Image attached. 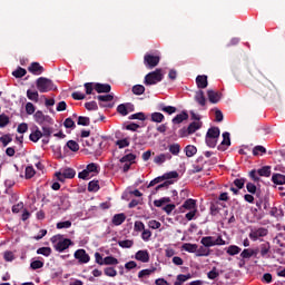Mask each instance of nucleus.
I'll list each match as a JSON object with an SVG mask.
<instances>
[{
  "mask_svg": "<svg viewBox=\"0 0 285 285\" xmlns=\"http://www.w3.org/2000/svg\"><path fill=\"white\" fill-rule=\"evenodd\" d=\"M256 95H259L265 101H275L277 99V88L273 85L261 83L256 87Z\"/></svg>",
  "mask_w": 285,
  "mask_h": 285,
  "instance_id": "1",
  "label": "nucleus"
},
{
  "mask_svg": "<svg viewBox=\"0 0 285 285\" xmlns=\"http://www.w3.org/2000/svg\"><path fill=\"white\" fill-rule=\"evenodd\" d=\"M164 80V73H161V69H156L145 76L144 83L145 86H156L159 81Z\"/></svg>",
  "mask_w": 285,
  "mask_h": 285,
  "instance_id": "2",
  "label": "nucleus"
},
{
  "mask_svg": "<svg viewBox=\"0 0 285 285\" xmlns=\"http://www.w3.org/2000/svg\"><path fill=\"white\" fill-rule=\"evenodd\" d=\"M36 88L39 92H50V90H56L55 82L46 77H40L36 80Z\"/></svg>",
  "mask_w": 285,
  "mask_h": 285,
  "instance_id": "3",
  "label": "nucleus"
},
{
  "mask_svg": "<svg viewBox=\"0 0 285 285\" xmlns=\"http://www.w3.org/2000/svg\"><path fill=\"white\" fill-rule=\"evenodd\" d=\"M77 175V171L72 168H66L62 171H57L55 174V177H57L58 181H66V179H75V176Z\"/></svg>",
  "mask_w": 285,
  "mask_h": 285,
  "instance_id": "4",
  "label": "nucleus"
},
{
  "mask_svg": "<svg viewBox=\"0 0 285 285\" xmlns=\"http://www.w3.org/2000/svg\"><path fill=\"white\" fill-rule=\"evenodd\" d=\"M96 99H98L100 108H114L115 107V104L110 102L115 99V96L112 94H107L104 96L99 95L96 97Z\"/></svg>",
  "mask_w": 285,
  "mask_h": 285,
  "instance_id": "5",
  "label": "nucleus"
},
{
  "mask_svg": "<svg viewBox=\"0 0 285 285\" xmlns=\"http://www.w3.org/2000/svg\"><path fill=\"white\" fill-rule=\"evenodd\" d=\"M159 61H161V58L159 56H153L150 53H146L144 56V63L146 68H149V70H153V68H157V66H159Z\"/></svg>",
  "mask_w": 285,
  "mask_h": 285,
  "instance_id": "6",
  "label": "nucleus"
},
{
  "mask_svg": "<svg viewBox=\"0 0 285 285\" xmlns=\"http://www.w3.org/2000/svg\"><path fill=\"white\" fill-rule=\"evenodd\" d=\"M266 235H268V230L265 227H259L249 233V239H252V242H257L259 237H266Z\"/></svg>",
  "mask_w": 285,
  "mask_h": 285,
  "instance_id": "7",
  "label": "nucleus"
},
{
  "mask_svg": "<svg viewBox=\"0 0 285 285\" xmlns=\"http://www.w3.org/2000/svg\"><path fill=\"white\" fill-rule=\"evenodd\" d=\"M73 257L75 259H78L80 264H88V262H90V255L86 253V249H77Z\"/></svg>",
  "mask_w": 285,
  "mask_h": 285,
  "instance_id": "8",
  "label": "nucleus"
},
{
  "mask_svg": "<svg viewBox=\"0 0 285 285\" xmlns=\"http://www.w3.org/2000/svg\"><path fill=\"white\" fill-rule=\"evenodd\" d=\"M70 246H72V240L69 238H65L55 244V248L56 250H58V253H63V250H68Z\"/></svg>",
  "mask_w": 285,
  "mask_h": 285,
  "instance_id": "9",
  "label": "nucleus"
},
{
  "mask_svg": "<svg viewBox=\"0 0 285 285\" xmlns=\"http://www.w3.org/2000/svg\"><path fill=\"white\" fill-rule=\"evenodd\" d=\"M258 253L261 254V257L268 258L271 257V243L269 242H264L261 244L258 247Z\"/></svg>",
  "mask_w": 285,
  "mask_h": 285,
  "instance_id": "10",
  "label": "nucleus"
},
{
  "mask_svg": "<svg viewBox=\"0 0 285 285\" xmlns=\"http://www.w3.org/2000/svg\"><path fill=\"white\" fill-rule=\"evenodd\" d=\"M135 259L138 262H142V264H148L150 262V254L148 250H138L135 255Z\"/></svg>",
  "mask_w": 285,
  "mask_h": 285,
  "instance_id": "11",
  "label": "nucleus"
},
{
  "mask_svg": "<svg viewBox=\"0 0 285 285\" xmlns=\"http://www.w3.org/2000/svg\"><path fill=\"white\" fill-rule=\"evenodd\" d=\"M277 228L279 230V233H277L275 240L276 244H278V246L284 247V242H285V226L282 225H277Z\"/></svg>",
  "mask_w": 285,
  "mask_h": 285,
  "instance_id": "12",
  "label": "nucleus"
},
{
  "mask_svg": "<svg viewBox=\"0 0 285 285\" xmlns=\"http://www.w3.org/2000/svg\"><path fill=\"white\" fill-rule=\"evenodd\" d=\"M170 159H173V155H170V153L159 154L155 156L154 163L157 164L158 166H161V164L170 161Z\"/></svg>",
  "mask_w": 285,
  "mask_h": 285,
  "instance_id": "13",
  "label": "nucleus"
},
{
  "mask_svg": "<svg viewBox=\"0 0 285 285\" xmlns=\"http://www.w3.org/2000/svg\"><path fill=\"white\" fill-rule=\"evenodd\" d=\"M28 70L31 72V75H43L46 69L43 66H41L39 62H32L29 67Z\"/></svg>",
  "mask_w": 285,
  "mask_h": 285,
  "instance_id": "14",
  "label": "nucleus"
},
{
  "mask_svg": "<svg viewBox=\"0 0 285 285\" xmlns=\"http://www.w3.org/2000/svg\"><path fill=\"white\" fill-rule=\"evenodd\" d=\"M257 255H259L257 247L255 249L246 248L240 253L243 259H250V257H257Z\"/></svg>",
  "mask_w": 285,
  "mask_h": 285,
  "instance_id": "15",
  "label": "nucleus"
},
{
  "mask_svg": "<svg viewBox=\"0 0 285 285\" xmlns=\"http://www.w3.org/2000/svg\"><path fill=\"white\" fill-rule=\"evenodd\" d=\"M95 90L99 95H101L104 92L108 94V92H110L112 90V87L110 85H108V83L96 82Z\"/></svg>",
  "mask_w": 285,
  "mask_h": 285,
  "instance_id": "16",
  "label": "nucleus"
},
{
  "mask_svg": "<svg viewBox=\"0 0 285 285\" xmlns=\"http://www.w3.org/2000/svg\"><path fill=\"white\" fill-rule=\"evenodd\" d=\"M207 97L210 104H219V100L222 99V94L213 89H209L207 90Z\"/></svg>",
  "mask_w": 285,
  "mask_h": 285,
  "instance_id": "17",
  "label": "nucleus"
},
{
  "mask_svg": "<svg viewBox=\"0 0 285 285\" xmlns=\"http://www.w3.org/2000/svg\"><path fill=\"white\" fill-rule=\"evenodd\" d=\"M33 119L37 124H39V126H43L45 121H48V119H50L49 116L43 115V111L38 110L36 111V114L33 115Z\"/></svg>",
  "mask_w": 285,
  "mask_h": 285,
  "instance_id": "18",
  "label": "nucleus"
},
{
  "mask_svg": "<svg viewBox=\"0 0 285 285\" xmlns=\"http://www.w3.org/2000/svg\"><path fill=\"white\" fill-rule=\"evenodd\" d=\"M194 99L198 106H206V96L204 95V90L196 91Z\"/></svg>",
  "mask_w": 285,
  "mask_h": 285,
  "instance_id": "19",
  "label": "nucleus"
},
{
  "mask_svg": "<svg viewBox=\"0 0 285 285\" xmlns=\"http://www.w3.org/2000/svg\"><path fill=\"white\" fill-rule=\"evenodd\" d=\"M196 85L198 88L204 90V88H208V76H197L196 77Z\"/></svg>",
  "mask_w": 285,
  "mask_h": 285,
  "instance_id": "20",
  "label": "nucleus"
},
{
  "mask_svg": "<svg viewBox=\"0 0 285 285\" xmlns=\"http://www.w3.org/2000/svg\"><path fill=\"white\" fill-rule=\"evenodd\" d=\"M124 222H126V214L124 213L114 215L111 219V224H114V226H121Z\"/></svg>",
  "mask_w": 285,
  "mask_h": 285,
  "instance_id": "21",
  "label": "nucleus"
},
{
  "mask_svg": "<svg viewBox=\"0 0 285 285\" xmlns=\"http://www.w3.org/2000/svg\"><path fill=\"white\" fill-rule=\"evenodd\" d=\"M181 208H185V210H197V200L189 198L183 204Z\"/></svg>",
  "mask_w": 285,
  "mask_h": 285,
  "instance_id": "22",
  "label": "nucleus"
},
{
  "mask_svg": "<svg viewBox=\"0 0 285 285\" xmlns=\"http://www.w3.org/2000/svg\"><path fill=\"white\" fill-rule=\"evenodd\" d=\"M186 120H188V112L183 111L181 114L176 115L171 119V122L175 125H178V124H183V121H186Z\"/></svg>",
  "mask_w": 285,
  "mask_h": 285,
  "instance_id": "23",
  "label": "nucleus"
},
{
  "mask_svg": "<svg viewBox=\"0 0 285 285\" xmlns=\"http://www.w3.org/2000/svg\"><path fill=\"white\" fill-rule=\"evenodd\" d=\"M41 137H43V132L39 130V127H36V130L30 134L29 139L30 141H33V144H37Z\"/></svg>",
  "mask_w": 285,
  "mask_h": 285,
  "instance_id": "24",
  "label": "nucleus"
},
{
  "mask_svg": "<svg viewBox=\"0 0 285 285\" xmlns=\"http://www.w3.org/2000/svg\"><path fill=\"white\" fill-rule=\"evenodd\" d=\"M200 244L205 246V248H210L215 246V237L213 236H205L202 238Z\"/></svg>",
  "mask_w": 285,
  "mask_h": 285,
  "instance_id": "25",
  "label": "nucleus"
},
{
  "mask_svg": "<svg viewBox=\"0 0 285 285\" xmlns=\"http://www.w3.org/2000/svg\"><path fill=\"white\" fill-rule=\"evenodd\" d=\"M199 128H202V122H199V121H193V122L189 124V126L187 127V135H193L194 132H197V130H199Z\"/></svg>",
  "mask_w": 285,
  "mask_h": 285,
  "instance_id": "26",
  "label": "nucleus"
},
{
  "mask_svg": "<svg viewBox=\"0 0 285 285\" xmlns=\"http://www.w3.org/2000/svg\"><path fill=\"white\" fill-rule=\"evenodd\" d=\"M219 135H220L219 127H212L208 129L206 137H209L212 139H219Z\"/></svg>",
  "mask_w": 285,
  "mask_h": 285,
  "instance_id": "27",
  "label": "nucleus"
},
{
  "mask_svg": "<svg viewBox=\"0 0 285 285\" xmlns=\"http://www.w3.org/2000/svg\"><path fill=\"white\" fill-rule=\"evenodd\" d=\"M273 184H276L277 186H284L285 184V176L282 174H274L272 176Z\"/></svg>",
  "mask_w": 285,
  "mask_h": 285,
  "instance_id": "28",
  "label": "nucleus"
},
{
  "mask_svg": "<svg viewBox=\"0 0 285 285\" xmlns=\"http://www.w3.org/2000/svg\"><path fill=\"white\" fill-rule=\"evenodd\" d=\"M197 244H191V243H185L181 246V250H186V253H197Z\"/></svg>",
  "mask_w": 285,
  "mask_h": 285,
  "instance_id": "29",
  "label": "nucleus"
},
{
  "mask_svg": "<svg viewBox=\"0 0 285 285\" xmlns=\"http://www.w3.org/2000/svg\"><path fill=\"white\" fill-rule=\"evenodd\" d=\"M119 264V259L114 256H106L104 258V266H117Z\"/></svg>",
  "mask_w": 285,
  "mask_h": 285,
  "instance_id": "30",
  "label": "nucleus"
},
{
  "mask_svg": "<svg viewBox=\"0 0 285 285\" xmlns=\"http://www.w3.org/2000/svg\"><path fill=\"white\" fill-rule=\"evenodd\" d=\"M27 97L30 101L39 102V91L29 89L27 90Z\"/></svg>",
  "mask_w": 285,
  "mask_h": 285,
  "instance_id": "31",
  "label": "nucleus"
},
{
  "mask_svg": "<svg viewBox=\"0 0 285 285\" xmlns=\"http://www.w3.org/2000/svg\"><path fill=\"white\" fill-rule=\"evenodd\" d=\"M159 110H161V112H166L167 115H175V112H177V107L160 105Z\"/></svg>",
  "mask_w": 285,
  "mask_h": 285,
  "instance_id": "32",
  "label": "nucleus"
},
{
  "mask_svg": "<svg viewBox=\"0 0 285 285\" xmlns=\"http://www.w3.org/2000/svg\"><path fill=\"white\" fill-rule=\"evenodd\" d=\"M185 155H186V157H195V155H197V147H195L193 145L186 146Z\"/></svg>",
  "mask_w": 285,
  "mask_h": 285,
  "instance_id": "33",
  "label": "nucleus"
},
{
  "mask_svg": "<svg viewBox=\"0 0 285 285\" xmlns=\"http://www.w3.org/2000/svg\"><path fill=\"white\" fill-rule=\"evenodd\" d=\"M222 146H230V132H223V141L220 146H218V150H222Z\"/></svg>",
  "mask_w": 285,
  "mask_h": 285,
  "instance_id": "34",
  "label": "nucleus"
},
{
  "mask_svg": "<svg viewBox=\"0 0 285 285\" xmlns=\"http://www.w3.org/2000/svg\"><path fill=\"white\" fill-rule=\"evenodd\" d=\"M164 119H166V117L161 112H153L151 114V121H154V124H161V121H164Z\"/></svg>",
  "mask_w": 285,
  "mask_h": 285,
  "instance_id": "35",
  "label": "nucleus"
},
{
  "mask_svg": "<svg viewBox=\"0 0 285 285\" xmlns=\"http://www.w3.org/2000/svg\"><path fill=\"white\" fill-rule=\"evenodd\" d=\"M12 75L16 79H21L28 75V71L24 68L18 67L17 70L12 71Z\"/></svg>",
  "mask_w": 285,
  "mask_h": 285,
  "instance_id": "36",
  "label": "nucleus"
},
{
  "mask_svg": "<svg viewBox=\"0 0 285 285\" xmlns=\"http://www.w3.org/2000/svg\"><path fill=\"white\" fill-rule=\"evenodd\" d=\"M37 255H43L45 257H50V255H52V248L40 247L37 249Z\"/></svg>",
  "mask_w": 285,
  "mask_h": 285,
  "instance_id": "37",
  "label": "nucleus"
},
{
  "mask_svg": "<svg viewBox=\"0 0 285 285\" xmlns=\"http://www.w3.org/2000/svg\"><path fill=\"white\" fill-rule=\"evenodd\" d=\"M257 173L258 177H271V166H264Z\"/></svg>",
  "mask_w": 285,
  "mask_h": 285,
  "instance_id": "38",
  "label": "nucleus"
},
{
  "mask_svg": "<svg viewBox=\"0 0 285 285\" xmlns=\"http://www.w3.org/2000/svg\"><path fill=\"white\" fill-rule=\"evenodd\" d=\"M246 188H247V191L250 193V195H256V197H259L261 191H257V186H255V184L247 183Z\"/></svg>",
  "mask_w": 285,
  "mask_h": 285,
  "instance_id": "39",
  "label": "nucleus"
},
{
  "mask_svg": "<svg viewBox=\"0 0 285 285\" xmlns=\"http://www.w3.org/2000/svg\"><path fill=\"white\" fill-rule=\"evenodd\" d=\"M118 246H120V248H132V246H135V240H130V239L119 240Z\"/></svg>",
  "mask_w": 285,
  "mask_h": 285,
  "instance_id": "40",
  "label": "nucleus"
},
{
  "mask_svg": "<svg viewBox=\"0 0 285 285\" xmlns=\"http://www.w3.org/2000/svg\"><path fill=\"white\" fill-rule=\"evenodd\" d=\"M135 159H137V156H135L134 154H127L120 159V163L121 164H132V161H135Z\"/></svg>",
  "mask_w": 285,
  "mask_h": 285,
  "instance_id": "41",
  "label": "nucleus"
},
{
  "mask_svg": "<svg viewBox=\"0 0 285 285\" xmlns=\"http://www.w3.org/2000/svg\"><path fill=\"white\" fill-rule=\"evenodd\" d=\"M89 193H97L99 190V180H91L88 184Z\"/></svg>",
  "mask_w": 285,
  "mask_h": 285,
  "instance_id": "42",
  "label": "nucleus"
},
{
  "mask_svg": "<svg viewBox=\"0 0 285 285\" xmlns=\"http://www.w3.org/2000/svg\"><path fill=\"white\" fill-rule=\"evenodd\" d=\"M37 175V171L35 170V167L28 166L26 167L24 177L26 179H32Z\"/></svg>",
  "mask_w": 285,
  "mask_h": 285,
  "instance_id": "43",
  "label": "nucleus"
},
{
  "mask_svg": "<svg viewBox=\"0 0 285 285\" xmlns=\"http://www.w3.org/2000/svg\"><path fill=\"white\" fill-rule=\"evenodd\" d=\"M117 112L121 115V117L128 116V107L127 104H120L117 107Z\"/></svg>",
  "mask_w": 285,
  "mask_h": 285,
  "instance_id": "44",
  "label": "nucleus"
},
{
  "mask_svg": "<svg viewBox=\"0 0 285 285\" xmlns=\"http://www.w3.org/2000/svg\"><path fill=\"white\" fill-rule=\"evenodd\" d=\"M242 253V248H239L237 245H232L227 248V255H239Z\"/></svg>",
  "mask_w": 285,
  "mask_h": 285,
  "instance_id": "45",
  "label": "nucleus"
},
{
  "mask_svg": "<svg viewBox=\"0 0 285 285\" xmlns=\"http://www.w3.org/2000/svg\"><path fill=\"white\" fill-rule=\"evenodd\" d=\"M210 253L204 246L198 247L196 250V257H208Z\"/></svg>",
  "mask_w": 285,
  "mask_h": 285,
  "instance_id": "46",
  "label": "nucleus"
},
{
  "mask_svg": "<svg viewBox=\"0 0 285 285\" xmlns=\"http://www.w3.org/2000/svg\"><path fill=\"white\" fill-rule=\"evenodd\" d=\"M163 204H170V197H163L158 200H154V206H156V208H161Z\"/></svg>",
  "mask_w": 285,
  "mask_h": 285,
  "instance_id": "47",
  "label": "nucleus"
},
{
  "mask_svg": "<svg viewBox=\"0 0 285 285\" xmlns=\"http://www.w3.org/2000/svg\"><path fill=\"white\" fill-rule=\"evenodd\" d=\"M146 229V225H144V222L136 220L134 224V230L135 233H141Z\"/></svg>",
  "mask_w": 285,
  "mask_h": 285,
  "instance_id": "48",
  "label": "nucleus"
},
{
  "mask_svg": "<svg viewBox=\"0 0 285 285\" xmlns=\"http://www.w3.org/2000/svg\"><path fill=\"white\" fill-rule=\"evenodd\" d=\"M181 151V146H179V144H173V145H169V153L171 155H179V153Z\"/></svg>",
  "mask_w": 285,
  "mask_h": 285,
  "instance_id": "49",
  "label": "nucleus"
},
{
  "mask_svg": "<svg viewBox=\"0 0 285 285\" xmlns=\"http://www.w3.org/2000/svg\"><path fill=\"white\" fill-rule=\"evenodd\" d=\"M11 141H12V136H10V134H7L0 137V144H2L3 148H6L8 144H11Z\"/></svg>",
  "mask_w": 285,
  "mask_h": 285,
  "instance_id": "50",
  "label": "nucleus"
},
{
  "mask_svg": "<svg viewBox=\"0 0 285 285\" xmlns=\"http://www.w3.org/2000/svg\"><path fill=\"white\" fill-rule=\"evenodd\" d=\"M253 155L254 157H257V155H266V149L264 148V146L261 145L255 146L253 148Z\"/></svg>",
  "mask_w": 285,
  "mask_h": 285,
  "instance_id": "51",
  "label": "nucleus"
},
{
  "mask_svg": "<svg viewBox=\"0 0 285 285\" xmlns=\"http://www.w3.org/2000/svg\"><path fill=\"white\" fill-rule=\"evenodd\" d=\"M132 92L134 95H144V92H146V87H144L142 85H136L132 87Z\"/></svg>",
  "mask_w": 285,
  "mask_h": 285,
  "instance_id": "52",
  "label": "nucleus"
},
{
  "mask_svg": "<svg viewBox=\"0 0 285 285\" xmlns=\"http://www.w3.org/2000/svg\"><path fill=\"white\" fill-rule=\"evenodd\" d=\"M104 273L107 277H117V269L115 267H106Z\"/></svg>",
  "mask_w": 285,
  "mask_h": 285,
  "instance_id": "53",
  "label": "nucleus"
},
{
  "mask_svg": "<svg viewBox=\"0 0 285 285\" xmlns=\"http://www.w3.org/2000/svg\"><path fill=\"white\" fill-rule=\"evenodd\" d=\"M67 148H69V150H72V153H77L79 150V144L75 140H69L67 142Z\"/></svg>",
  "mask_w": 285,
  "mask_h": 285,
  "instance_id": "54",
  "label": "nucleus"
},
{
  "mask_svg": "<svg viewBox=\"0 0 285 285\" xmlns=\"http://www.w3.org/2000/svg\"><path fill=\"white\" fill-rule=\"evenodd\" d=\"M10 124V117H8L6 114L0 115V128H6Z\"/></svg>",
  "mask_w": 285,
  "mask_h": 285,
  "instance_id": "55",
  "label": "nucleus"
},
{
  "mask_svg": "<svg viewBox=\"0 0 285 285\" xmlns=\"http://www.w3.org/2000/svg\"><path fill=\"white\" fill-rule=\"evenodd\" d=\"M78 126H90V118L86 116H79L78 117Z\"/></svg>",
  "mask_w": 285,
  "mask_h": 285,
  "instance_id": "56",
  "label": "nucleus"
},
{
  "mask_svg": "<svg viewBox=\"0 0 285 285\" xmlns=\"http://www.w3.org/2000/svg\"><path fill=\"white\" fill-rule=\"evenodd\" d=\"M86 169L88 170V173H96L99 174V165H97L96 163H90L89 165H87Z\"/></svg>",
  "mask_w": 285,
  "mask_h": 285,
  "instance_id": "57",
  "label": "nucleus"
},
{
  "mask_svg": "<svg viewBox=\"0 0 285 285\" xmlns=\"http://www.w3.org/2000/svg\"><path fill=\"white\" fill-rule=\"evenodd\" d=\"M208 279H217L219 277V272H217V267H213L212 271L207 273Z\"/></svg>",
  "mask_w": 285,
  "mask_h": 285,
  "instance_id": "58",
  "label": "nucleus"
},
{
  "mask_svg": "<svg viewBox=\"0 0 285 285\" xmlns=\"http://www.w3.org/2000/svg\"><path fill=\"white\" fill-rule=\"evenodd\" d=\"M153 237V232H150V229H145L141 233V239L144 242H150V238Z\"/></svg>",
  "mask_w": 285,
  "mask_h": 285,
  "instance_id": "59",
  "label": "nucleus"
},
{
  "mask_svg": "<svg viewBox=\"0 0 285 285\" xmlns=\"http://www.w3.org/2000/svg\"><path fill=\"white\" fill-rule=\"evenodd\" d=\"M116 146H118V148H128V146H130V141H128V138H124V139L117 140Z\"/></svg>",
  "mask_w": 285,
  "mask_h": 285,
  "instance_id": "60",
  "label": "nucleus"
},
{
  "mask_svg": "<svg viewBox=\"0 0 285 285\" xmlns=\"http://www.w3.org/2000/svg\"><path fill=\"white\" fill-rule=\"evenodd\" d=\"M86 110H99V106L97 105V101H89L85 104Z\"/></svg>",
  "mask_w": 285,
  "mask_h": 285,
  "instance_id": "61",
  "label": "nucleus"
},
{
  "mask_svg": "<svg viewBox=\"0 0 285 285\" xmlns=\"http://www.w3.org/2000/svg\"><path fill=\"white\" fill-rule=\"evenodd\" d=\"M244 184H246V178H236L234 180V186H236L238 190H242V188H244Z\"/></svg>",
  "mask_w": 285,
  "mask_h": 285,
  "instance_id": "62",
  "label": "nucleus"
},
{
  "mask_svg": "<svg viewBox=\"0 0 285 285\" xmlns=\"http://www.w3.org/2000/svg\"><path fill=\"white\" fill-rule=\"evenodd\" d=\"M177 177H179V173L177 171H169L163 175V178H165V180L177 179Z\"/></svg>",
  "mask_w": 285,
  "mask_h": 285,
  "instance_id": "63",
  "label": "nucleus"
},
{
  "mask_svg": "<svg viewBox=\"0 0 285 285\" xmlns=\"http://www.w3.org/2000/svg\"><path fill=\"white\" fill-rule=\"evenodd\" d=\"M95 85L96 82H86L85 86V90H86V95H92V90H95Z\"/></svg>",
  "mask_w": 285,
  "mask_h": 285,
  "instance_id": "64",
  "label": "nucleus"
}]
</instances>
